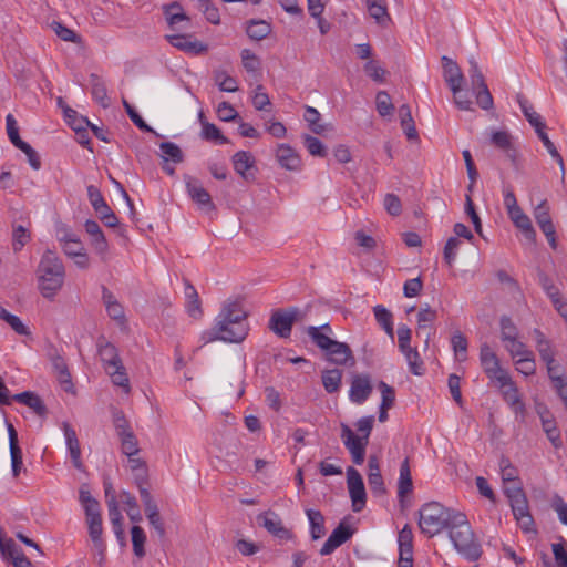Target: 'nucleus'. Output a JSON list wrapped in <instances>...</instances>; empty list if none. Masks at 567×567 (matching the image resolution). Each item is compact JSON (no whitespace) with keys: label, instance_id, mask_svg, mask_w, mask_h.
Segmentation results:
<instances>
[{"label":"nucleus","instance_id":"obj_52","mask_svg":"<svg viewBox=\"0 0 567 567\" xmlns=\"http://www.w3.org/2000/svg\"><path fill=\"white\" fill-rule=\"evenodd\" d=\"M513 361L516 365V370L526 377L533 375L536 371V362L533 351L529 352V355H523Z\"/></svg>","mask_w":567,"mask_h":567},{"label":"nucleus","instance_id":"obj_27","mask_svg":"<svg viewBox=\"0 0 567 567\" xmlns=\"http://www.w3.org/2000/svg\"><path fill=\"white\" fill-rule=\"evenodd\" d=\"M52 364H53V369L56 374L58 381L61 384L62 389L65 392L73 393L74 386H73L71 374L68 370L65 361L62 358L56 357L55 359H53Z\"/></svg>","mask_w":567,"mask_h":567},{"label":"nucleus","instance_id":"obj_40","mask_svg":"<svg viewBox=\"0 0 567 567\" xmlns=\"http://www.w3.org/2000/svg\"><path fill=\"white\" fill-rule=\"evenodd\" d=\"M536 348L542 358V360L546 364L554 363L555 353L551 348L550 342L544 337V334L539 331H536Z\"/></svg>","mask_w":567,"mask_h":567},{"label":"nucleus","instance_id":"obj_33","mask_svg":"<svg viewBox=\"0 0 567 567\" xmlns=\"http://www.w3.org/2000/svg\"><path fill=\"white\" fill-rule=\"evenodd\" d=\"M7 134L10 142L19 150H30V145L19 136L18 123L12 114L6 116Z\"/></svg>","mask_w":567,"mask_h":567},{"label":"nucleus","instance_id":"obj_17","mask_svg":"<svg viewBox=\"0 0 567 567\" xmlns=\"http://www.w3.org/2000/svg\"><path fill=\"white\" fill-rule=\"evenodd\" d=\"M536 411L542 420L543 430L546 433L548 440L555 447H559L561 445L560 432L551 414L543 404H537Z\"/></svg>","mask_w":567,"mask_h":567},{"label":"nucleus","instance_id":"obj_49","mask_svg":"<svg viewBox=\"0 0 567 567\" xmlns=\"http://www.w3.org/2000/svg\"><path fill=\"white\" fill-rule=\"evenodd\" d=\"M375 320L390 336H393V322L391 312L383 306L378 305L373 308Z\"/></svg>","mask_w":567,"mask_h":567},{"label":"nucleus","instance_id":"obj_58","mask_svg":"<svg viewBox=\"0 0 567 567\" xmlns=\"http://www.w3.org/2000/svg\"><path fill=\"white\" fill-rule=\"evenodd\" d=\"M198 9L205 14L207 21L213 24L220 23V16L218 9L209 0H197Z\"/></svg>","mask_w":567,"mask_h":567},{"label":"nucleus","instance_id":"obj_6","mask_svg":"<svg viewBox=\"0 0 567 567\" xmlns=\"http://www.w3.org/2000/svg\"><path fill=\"white\" fill-rule=\"evenodd\" d=\"M99 354L105 372L110 375L114 385L120 386L127 394L131 391L126 369L122 363L115 346L104 342L99 346Z\"/></svg>","mask_w":567,"mask_h":567},{"label":"nucleus","instance_id":"obj_21","mask_svg":"<svg viewBox=\"0 0 567 567\" xmlns=\"http://www.w3.org/2000/svg\"><path fill=\"white\" fill-rule=\"evenodd\" d=\"M352 533L350 528L343 524H340L337 528L333 529L331 535L324 542L323 546L320 549V554L322 556L330 555L333 553L339 546L346 543Z\"/></svg>","mask_w":567,"mask_h":567},{"label":"nucleus","instance_id":"obj_8","mask_svg":"<svg viewBox=\"0 0 567 567\" xmlns=\"http://www.w3.org/2000/svg\"><path fill=\"white\" fill-rule=\"evenodd\" d=\"M302 318L301 311L291 307L288 309H277L272 311L269 319V329L280 338H288L292 326Z\"/></svg>","mask_w":567,"mask_h":567},{"label":"nucleus","instance_id":"obj_37","mask_svg":"<svg viewBox=\"0 0 567 567\" xmlns=\"http://www.w3.org/2000/svg\"><path fill=\"white\" fill-rule=\"evenodd\" d=\"M214 81L218 89L223 92H236L238 91L237 80L228 74L226 71L219 70L214 73Z\"/></svg>","mask_w":567,"mask_h":567},{"label":"nucleus","instance_id":"obj_11","mask_svg":"<svg viewBox=\"0 0 567 567\" xmlns=\"http://www.w3.org/2000/svg\"><path fill=\"white\" fill-rule=\"evenodd\" d=\"M495 384L498 386L504 401L509 405L515 415L524 419L526 408L512 377L508 375L506 381H499Z\"/></svg>","mask_w":567,"mask_h":567},{"label":"nucleus","instance_id":"obj_19","mask_svg":"<svg viewBox=\"0 0 567 567\" xmlns=\"http://www.w3.org/2000/svg\"><path fill=\"white\" fill-rule=\"evenodd\" d=\"M372 386L368 375H355L352 379L349 398L353 403L362 404L371 394Z\"/></svg>","mask_w":567,"mask_h":567},{"label":"nucleus","instance_id":"obj_30","mask_svg":"<svg viewBox=\"0 0 567 567\" xmlns=\"http://www.w3.org/2000/svg\"><path fill=\"white\" fill-rule=\"evenodd\" d=\"M306 514L310 525L311 538L317 540L323 537L326 534L323 515L316 509H307Z\"/></svg>","mask_w":567,"mask_h":567},{"label":"nucleus","instance_id":"obj_60","mask_svg":"<svg viewBox=\"0 0 567 567\" xmlns=\"http://www.w3.org/2000/svg\"><path fill=\"white\" fill-rule=\"evenodd\" d=\"M501 476L505 484H511L517 481L518 472L507 458L499 461Z\"/></svg>","mask_w":567,"mask_h":567},{"label":"nucleus","instance_id":"obj_47","mask_svg":"<svg viewBox=\"0 0 567 567\" xmlns=\"http://www.w3.org/2000/svg\"><path fill=\"white\" fill-rule=\"evenodd\" d=\"M503 346L513 360L523 355H529V352H532L519 337L504 342Z\"/></svg>","mask_w":567,"mask_h":567},{"label":"nucleus","instance_id":"obj_26","mask_svg":"<svg viewBox=\"0 0 567 567\" xmlns=\"http://www.w3.org/2000/svg\"><path fill=\"white\" fill-rule=\"evenodd\" d=\"M368 467H369L368 483H369L371 491L374 494H382L385 491V488H384L383 477H382L381 471H380L379 460L377 456L369 457Z\"/></svg>","mask_w":567,"mask_h":567},{"label":"nucleus","instance_id":"obj_62","mask_svg":"<svg viewBox=\"0 0 567 567\" xmlns=\"http://www.w3.org/2000/svg\"><path fill=\"white\" fill-rule=\"evenodd\" d=\"M375 103H377V110L381 116H386L392 113L393 104L391 102L390 95L386 92H384V91L379 92L377 94Z\"/></svg>","mask_w":567,"mask_h":567},{"label":"nucleus","instance_id":"obj_48","mask_svg":"<svg viewBox=\"0 0 567 567\" xmlns=\"http://www.w3.org/2000/svg\"><path fill=\"white\" fill-rule=\"evenodd\" d=\"M121 501L126 506V513L133 523H140L142 515L137 505V502L133 495L128 492L121 493Z\"/></svg>","mask_w":567,"mask_h":567},{"label":"nucleus","instance_id":"obj_5","mask_svg":"<svg viewBox=\"0 0 567 567\" xmlns=\"http://www.w3.org/2000/svg\"><path fill=\"white\" fill-rule=\"evenodd\" d=\"M457 513L437 502L424 504L420 509L419 526L421 532L429 537L437 535L442 529L452 525V518Z\"/></svg>","mask_w":567,"mask_h":567},{"label":"nucleus","instance_id":"obj_36","mask_svg":"<svg viewBox=\"0 0 567 567\" xmlns=\"http://www.w3.org/2000/svg\"><path fill=\"white\" fill-rule=\"evenodd\" d=\"M64 117L66 123L78 133L85 132L91 123L89 120L82 115H79L76 111L65 107L64 109Z\"/></svg>","mask_w":567,"mask_h":567},{"label":"nucleus","instance_id":"obj_31","mask_svg":"<svg viewBox=\"0 0 567 567\" xmlns=\"http://www.w3.org/2000/svg\"><path fill=\"white\" fill-rule=\"evenodd\" d=\"M399 557L413 556V532L405 525L398 535Z\"/></svg>","mask_w":567,"mask_h":567},{"label":"nucleus","instance_id":"obj_34","mask_svg":"<svg viewBox=\"0 0 567 567\" xmlns=\"http://www.w3.org/2000/svg\"><path fill=\"white\" fill-rule=\"evenodd\" d=\"M399 116L401 120V126L409 140H415L417 132L414 125V121L411 115V110L408 105H402L399 109Z\"/></svg>","mask_w":567,"mask_h":567},{"label":"nucleus","instance_id":"obj_10","mask_svg":"<svg viewBox=\"0 0 567 567\" xmlns=\"http://www.w3.org/2000/svg\"><path fill=\"white\" fill-rule=\"evenodd\" d=\"M347 485L352 503V509L355 513L361 512L367 503V493L361 474L353 467L347 470Z\"/></svg>","mask_w":567,"mask_h":567},{"label":"nucleus","instance_id":"obj_9","mask_svg":"<svg viewBox=\"0 0 567 567\" xmlns=\"http://www.w3.org/2000/svg\"><path fill=\"white\" fill-rule=\"evenodd\" d=\"M480 362L483 371L492 382L497 383L507 380L508 371L502 368L497 354L487 343L481 346Z\"/></svg>","mask_w":567,"mask_h":567},{"label":"nucleus","instance_id":"obj_14","mask_svg":"<svg viewBox=\"0 0 567 567\" xmlns=\"http://www.w3.org/2000/svg\"><path fill=\"white\" fill-rule=\"evenodd\" d=\"M111 485H105V496L109 511V518L113 526V532L121 545L125 544V535L123 529V516L121 514L118 503L114 494L111 493Z\"/></svg>","mask_w":567,"mask_h":567},{"label":"nucleus","instance_id":"obj_20","mask_svg":"<svg viewBox=\"0 0 567 567\" xmlns=\"http://www.w3.org/2000/svg\"><path fill=\"white\" fill-rule=\"evenodd\" d=\"M306 332L312 342L322 351H326V349H328L334 341L332 338L333 331L328 323L319 327L309 326L306 329Z\"/></svg>","mask_w":567,"mask_h":567},{"label":"nucleus","instance_id":"obj_61","mask_svg":"<svg viewBox=\"0 0 567 567\" xmlns=\"http://www.w3.org/2000/svg\"><path fill=\"white\" fill-rule=\"evenodd\" d=\"M539 140L543 142L544 147L547 150V152L550 154V156L561 166L564 167V161L560 154L558 153L556 146L554 143L549 140L547 133L545 132V128L539 130L536 132Z\"/></svg>","mask_w":567,"mask_h":567},{"label":"nucleus","instance_id":"obj_64","mask_svg":"<svg viewBox=\"0 0 567 567\" xmlns=\"http://www.w3.org/2000/svg\"><path fill=\"white\" fill-rule=\"evenodd\" d=\"M383 206L391 216H399L402 212L401 200L394 194H386L384 196Z\"/></svg>","mask_w":567,"mask_h":567},{"label":"nucleus","instance_id":"obj_42","mask_svg":"<svg viewBox=\"0 0 567 567\" xmlns=\"http://www.w3.org/2000/svg\"><path fill=\"white\" fill-rule=\"evenodd\" d=\"M518 103L525 117L527 118L529 124L535 128L536 132H538L542 128H545V123L543 122L542 116L533 110V107L528 104V102L525 99L518 97Z\"/></svg>","mask_w":567,"mask_h":567},{"label":"nucleus","instance_id":"obj_35","mask_svg":"<svg viewBox=\"0 0 567 567\" xmlns=\"http://www.w3.org/2000/svg\"><path fill=\"white\" fill-rule=\"evenodd\" d=\"M271 27L268 22L264 20H252L247 25V35L252 39L260 41L270 33Z\"/></svg>","mask_w":567,"mask_h":567},{"label":"nucleus","instance_id":"obj_41","mask_svg":"<svg viewBox=\"0 0 567 567\" xmlns=\"http://www.w3.org/2000/svg\"><path fill=\"white\" fill-rule=\"evenodd\" d=\"M342 372L338 369L326 370L322 373V384L327 392H337L341 385Z\"/></svg>","mask_w":567,"mask_h":567},{"label":"nucleus","instance_id":"obj_22","mask_svg":"<svg viewBox=\"0 0 567 567\" xmlns=\"http://www.w3.org/2000/svg\"><path fill=\"white\" fill-rule=\"evenodd\" d=\"M511 506L519 527L526 533L532 532L534 529V519L529 513L527 499L520 498V501H516Z\"/></svg>","mask_w":567,"mask_h":567},{"label":"nucleus","instance_id":"obj_1","mask_svg":"<svg viewBox=\"0 0 567 567\" xmlns=\"http://www.w3.org/2000/svg\"><path fill=\"white\" fill-rule=\"evenodd\" d=\"M249 331L247 312L240 300L226 301L220 312L215 318L210 329L200 334L203 344L214 341L239 343L246 339Z\"/></svg>","mask_w":567,"mask_h":567},{"label":"nucleus","instance_id":"obj_53","mask_svg":"<svg viewBox=\"0 0 567 567\" xmlns=\"http://www.w3.org/2000/svg\"><path fill=\"white\" fill-rule=\"evenodd\" d=\"M13 399L19 403L25 404L33 409L37 413H42L44 411V406L40 398L32 392L18 393L13 396Z\"/></svg>","mask_w":567,"mask_h":567},{"label":"nucleus","instance_id":"obj_45","mask_svg":"<svg viewBox=\"0 0 567 567\" xmlns=\"http://www.w3.org/2000/svg\"><path fill=\"white\" fill-rule=\"evenodd\" d=\"M132 535V545L134 555L137 558H143L145 556V542L146 535L142 527L134 525L131 529Z\"/></svg>","mask_w":567,"mask_h":567},{"label":"nucleus","instance_id":"obj_13","mask_svg":"<svg viewBox=\"0 0 567 567\" xmlns=\"http://www.w3.org/2000/svg\"><path fill=\"white\" fill-rule=\"evenodd\" d=\"M275 157L279 166L289 172H300L303 163L299 153L289 144L280 143L275 147Z\"/></svg>","mask_w":567,"mask_h":567},{"label":"nucleus","instance_id":"obj_12","mask_svg":"<svg viewBox=\"0 0 567 567\" xmlns=\"http://www.w3.org/2000/svg\"><path fill=\"white\" fill-rule=\"evenodd\" d=\"M165 38L171 45L187 54L199 55L208 51V45L192 34L172 33Z\"/></svg>","mask_w":567,"mask_h":567},{"label":"nucleus","instance_id":"obj_43","mask_svg":"<svg viewBox=\"0 0 567 567\" xmlns=\"http://www.w3.org/2000/svg\"><path fill=\"white\" fill-rule=\"evenodd\" d=\"M401 352L408 362L410 371L415 375H422L424 367L417 349L412 347Z\"/></svg>","mask_w":567,"mask_h":567},{"label":"nucleus","instance_id":"obj_25","mask_svg":"<svg viewBox=\"0 0 567 567\" xmlns=\"http://www.w3.org/2000/svg\"><path fill=\"white\" fill-rule=\"evenodd\" d=\"M324 353L332 363L340 365H344L348 363V361L353 359L349 346L337 340H334L332 344L326 349Z\"/></svg>","mask_w":567,"mask_h":567},{"label":"nucleus","instance_id":"obj_46","mask_svg":"<svg viewBox=\"0 0 567 567\" xmlns=\"http://www.w3.org/2000/svg\"><path fill=\"white\" fill-rule=\"evenodd\" d=\"M161 157L165 161L173 163H181L183 161V153L178 145L172 142H163L159 145Z\"/></svg>","mask_w":567,"mask_h":567},{"label":"nucleus","instance_id":"obj_44","mask_svg":"<svg viewBox=\"0 0 567 567\" xmlns=\"http://www.w3.org/2000/svg\"><path fill=\"white\" fill-rule=\"evenodd\" d=\"M0 319L4 320L18 334H30L29 328L21 321L18 316L10 313L2 307H0Z\"/></svg>","mask_w":567,"mask_h":567},{"label":"nucleus","instance_id":"obj_3","mask_svg":"<svg viewBox=\"0 0 567 567\" xmlns=\"http://www.w3.org/2000/svg\"><path fill=\"white\" fill-rule=\"evenodd\" d=\"M449 536L455 549L467 560L474 561L482 554L481 545L476 540L472 527L463 513H457L449 526Z\"/></svg>","mask_w":567,"mask_h":567},{"label":"nucleus","instance_id":"obj_2","mask_svg":"<svg viewBox=\"0 0 567 567\" xmlns=\"http://www.w3.org/2000/svg\"><path fill=\"white\" fill-rule=\"evenodd\" d=\"M38 288L43 298L52 300L64 285L65 268L55 252L47 250L37 269Z\"/></svg>","mask_w":567,"mask_h":567},{"label":"nucleus","instance_id":"obj_18","mask_svg":"<svg viewBox=\"0 0 567 567\" xmlns=\"http://www.w3.org/2000/svg\"><path fill=\"white\" fill-rule=\"evenodd\" d=\"M79 501L84 509L87 525L102 520L100 504L89 489L80 488Z\"/></svg>","mask_w":567,"mask_h":567},{"label":"nucleus","instance_id":"obj_57","mask_svg":"<svg viewBox=\"0 0 567 567\" xmlns=\"http://www.w3.org/2000/svg\"><path fill=\"white\" fill-rule=\"evenodd\" d=\"M436 311L429 305L422 307L417 312V330L422 331L431 326L436 319Z\"/></svg>","mask_w":567,"mask_h":567},{"label":"nucleus","instance_id":"obj_63","mask_svg":"<svg viewBox=\"0 0 567 567\" xmlns=\"http://www.w3.org/2000/svg\"><path fill=\"white\" fill-rule=\"evenodd\" d=\"M30 240V234L23 226H17L13 229L12 246L14 251L21 250Z\"/></svg>","mask_w":567,"mask_h":567},{"label":"nucleus","instance_id":"obj_15","mask_svg":"<svg viewBox=\"0 0 567 567\" xmlns=\"http://www.w3.org/2000/svg\"><path fill=\"white\" fill-rule=\"evenodd\" d=\"M186 190L188 196L198 206L200 210L209 213L215 209V205L212 200L209 193L203 187L202 183L198 179L187 177Z\"/></svg>","mask_w":567,"mask_h":567},{"label":"nucleus","instance_id":"obj_16","mask_svg":"<svg viewBox=\"0 0 567 567\" xmlns=\"http://www.w3.org/2000/svg\"><path fill=\"white\" fill-rule=\"evenodd\" d=\"M62 431L64 435L65 446L68 454L71 458L72 465L81 471L83 470L82 451L80 441L78 439L75 430L66 422L62 423Z\"/></svg>","mask_w":567,"mask_h":567},{"label":"nucleus","instance_id":"obj_23","mask_svg":"<svg viewBox=\"0 0 567 567\" xmlns=\"http://www.w3.org/2000/svg\"><path fill=\"white\" fill-rule=\"evenodd\" d=\"M512 223L522 231L524 237L534 241L536 238V231L532 225L530 218L519 207L507 214Z\"/></svg>","mask_w":567,"mask_h":567},{"label":"nucleus","instance_id":"obj_7","mask_svg":"<svg viewBox=\"0 0 567 567\" xmlns=\"http://www.w3.org/2000/svg\"><path fill=\"white\" fill-rule=\"evenodd\" d=\"M443 61V75L454 95L455 104L461 110H470L471 101L461 100L460 92L463 90L465 82L464 75L455 61L447 56L442 58Z\"/></svg>","mask_w":567,"mask_h":567},{"label":"nucleus","instance_id":"obj_50","mask_svg":"<svg viewBox=\"0 0 567 567\" xmlns=\"http://www.w3.org/2000/svg\"><path fill=\"white\" fill-rule=\"evenodd\" d=\"M90 245L102 261L109 259L110 245L103 233L90 238Z\"/></svg>","mask_w":567,"mask_h":567},{"label":"nucleus","instance_id":"obj_28","mask_svg":"<svg viewBox=\"0 0 567 567\" xmlns=\"http://www.w3.org/2000/svg\"><path fill=\"white\" fill-rule=\"evenodd\" d=\"M103 302L109 317L116 320L118 323H123L125 319L124 308L107 290L103 291Z\"/></svg>","mask_w":567,"mask_h":567},{"label":"nucleus","instance_id":"obj_24","mask_svg":"<svg viewBox=\"0 0 567 567\" xmlns=\"http://www.w3.org/2000/svg\"><path fill=\"white\" fill-rule=\"evenodd\" d=\"M258 523L272 535L285 538L288 537V530L282 526L281 519L274 512H265L258 516Z\"/></svg>","mask_w":567,"mask_h":567},{"label":"nucleus","instance_id":"obj_29","mask_svg":"<svg viewBox=\"0 0 567 567\" xmlns=\"http://www.w3.org/2000/svg\"><path fill=\"white\" fill-rule=\"evenodd\" d=\"M413 484L409 461L404 460L400 466V475L398 481V496L403 499L409 493L412 492Z\"/></svg>","mask_w":567,"mask_h":567},{"label":"nucleus","instance_id":"obj_55","mask_svg":"<svg viewBox=\"0 0 567 567\" xmlns=\"http://www.w3.org/2000/svg\"><path fill=\"white\" fill-rule=\"evenodd\" d=\"M243 66L247 72L255 73L260 69V59L249 49H243L240 52Z\"/></svg>","mask_w":567,"mask_h":567},{"label":"nucleus","instance_id":"obj_56","mask_svg":"<svg viewBox=\"0 0 567 567\" xmlns=\"http://www.w3.org/2000/svg\"><path fill=\"white\" fill-rule=\"evenodd\" d=\"M303 143H305L307 151L312 156L324 157L327 155L326 146L319 138L311 136V135H305Z\"/></svg>","mask_w":567,"mask_h":567},{"label":"nucleus","instance_id":"obj_51","mask_svg":"<svg viewBox=\"0 0 567 567\" xmlns=\"http://www.w3.org/2000/svg\"><path fill=\"white\" fill-rule=\"evenodd\" d=\"M320 113L312 106H307L305 112V120L309 125V128L315 134H322L326 131V125L320 123Z\"/></svg>","mask_w":567,"mask_h":567},{"label":"nucleus","instance_id":"obj_59","mask_svg":"<svg viewBox=\"0 0 567 567\" xmlns=\"http://www.w3.org/2000/svg\"><path fill=\"white\" fill-rule=\"evenodd\" d=\"M491 142L505 152L512 148V136L506 131H493L491 133Z\"/></svg>","mask_w":567,"mask_h":567},{"label":"nucleus","instance_id":"obj_32","mask_svg":"<svg viewBox=\"0 0 567 567\" xmlns=\"http://www.w3.org/2000/svg\"><path fill=\"white\" fill-rule=\"evenodd\" d=\"M200 137L205 141L213 142L217 145L227 144L229 141L223 135L220 130L213 123L202 121Z\"/></svg>","mask_w":567,"mask_h":567},{"label":"nucleus","instance_id":"obj_4","mask_svg":"<svg viewBox=\"0 0 567 567\" xmlns=\"http://www.w3.org/2000/svg\"><path fill=\"white\" fill-rule=\"evenodd\" d=\"M374 423V416H363L355 423L360 435H355L347 424H341V440L352 456L353 463L361 465L365 456V447Z\"/></svg>","mask_w":567,"mask_h":567},{"label":"nucleus","instance_id":"obj_38","mask_svg":"<svg viewBox=\"0 0 567 567\" xmlns=\"http://www.w3.org/2000/svg\"><path fill=\"white\" fill-rule=\"evenodd\" d=\"M451 346L457 361L463 362L467 359L468 342L462 332L456 331L453 333L451 338Z\"/></svg>","mask_w":567,"mask_h":567},{"label":"nucleus","instance_id":"obj_54","mask_svg":"<svg viewBox=\"0 0 567 567\" xmlns=\"http://www.w3.org/2000/svg\"><path fill=\"white\" fill-rule=\"evenodd\" d=\"M501 327V340L506 342L511 339L519 337V332L515 323L508 317H502L499 321Z\"/></svg>","mask_w":567,"mask_h":567},{"label":"nucleus","instance_id":"obj_39","mask_svg":"<svg viewBox=\"0 0 567 567\" xmlns=\"http://www.w3.org/2000/svg\"><path fill=\"white\" fill-rule=\"evenodd\" d=\"M255 159L249 152L239 151L233 156L234 169L241 176L252 167Z\"/></svg>","mask_w":567,"mask_h":567}]
</instances>
